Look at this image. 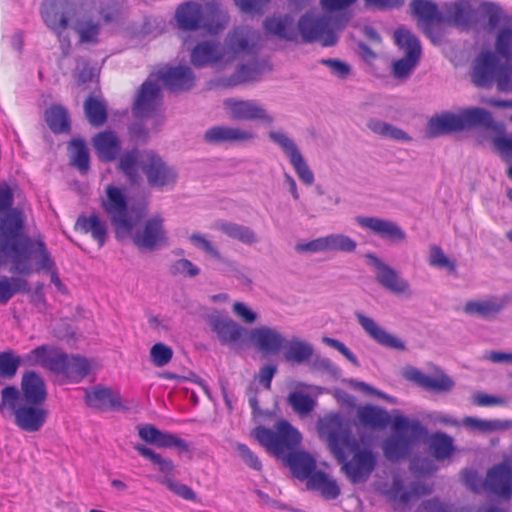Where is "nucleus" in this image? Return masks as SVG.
<instances>
[{"mask_svg": "<svg viewBox=\"0 0 512 512\" xmlns=\"http://www.w3.org/2000/svg\"><path fill=\"white\" fill-rule=\"evenodd\" d=\"M45 120L54 133H66L70 130V119L65 108L52 106L45 112Z\"/></svg>", "mask_w": 512, "mask_h": 512, "instance_id": "nucleus-46", "label": "nucleus"}, {"mask_svg": "<svg viewBox=\"0 0 512 512\" xmlns=\"http://www.w3.org/2000/svg\"><path fill=\"white\" fill-rule=\"evenodd\" d=\"M357 0H322V46L330 47L338 42V34L350 20L345 10Z\"/></svg>", "mask_w": 512, "mask_h": 512, "instance_id": "nucleus-12", "label": "nucleus"}, {"mask_svg": "<svg viewBox=\"0 0 512 512\" xmlns=\"http://www.w3.org/2000/svg\"><path fill=\"white\" fill-rule=\"evenodd\" d=\"M250 339L255 347L263 353H277L286 344V339L281 333L266 326L253 329Z\"/></svg>", "mask_w": 512, "mask_h": 512, "instance_id": "nucleus-24", "label": "nucleus"}, {"mask_svg": "<svg viewBox=\"0 0 512 512\" xmlns=\"http://www.w3.org/2000/svg\"><path fill=\"white\" fill-rule=\"evenodd\" d=\"M211 330L222 345L234 346L240 342L246 330L229 316L212 315L209 317Z\"/></svg>", "mask_w": 512, "mask_h": 512, "instance_id": "nucleus-21", "label": "nucleus"}, {"mask_svg": "<svg viewBox=\"0 0 512 512\" xmlns=\"http://www.w3.org/2000/svg\"><path fill=\"white\" fill-rule=\"evenodd\" d=\"M234 2L242 13L261 16L266 12L271 0H234Z\"/></svg>", "mask_w": 512, "mask_h": 512, "instance_id": "nucleus-62", "label": "nucleus"}, {"mask_svg": "<svg viewBox=\"0 0 512 512\" xmlns=\"http://www.w3.org/2000/svg\"><path fill=\"white\" fill-rule=\"evenodd\" d=\"M368 127L374 133L386 138L400 141H409L410 137L402 130L380 120H371Z\"/></svg>", "mask_w": 512, "mask_h": 512, "instance_id": "nucleus-55", "label": "nucleus"}, {"mask_svg": "<svg viewBox=\"0 0 512 512\" xmlns=\"http://www.w3.org/2000/svg\"><path fill=\"white\" fill-rule=\"evenodd\" d=\"M419 61L420 57L404 55L393 63L392 74L398 79L406 78L411 74Z\"/></svg>", "mask_w": 512, "mask_h": 512, "instance_id": "nucleus-59", "label": "nucleus"}, {"mask_svg": "<svg viewBox=\"0 0 512 512\" xmlns=\"http://www.w3.org/2000/svg\"><path fill=\"white\" fill-rule=\"evenodd\" d=\"M85 113L93 126H101L107 120L106 106L98 98H87L85 102Z\"/></svg>", "mask_w": 512, "mask_h": 512, "instance_id": "nucleus-54", "label": "nucleus"}, {"mask_svg": "<svg viewBox=\"0 0 512 512\" xmlns=\"http://www.w3.org/2000/svg\"><path fill=\"white\" fill-rule=\"evenodd\" d=\"M496 55L491 51L481 52L474 60L471 81L479 88H490L494 85L498 73Z\"/></svg>", "mask_w": 512, "mask_h": 512, "instance_id": "nucleus-18", "label": "nucleus"}, {"mask_svg": "<svg viewBox=\"0 0 512 512\" xmlns=\"http://www.w3.org/2000/svg\"><path fill=\"white\" fill-rule=\"evenodd\" d=\"M502 307V302L495 299H487L466 303L464 311L469 315L489 318L496 315Z\"/></svg>", "mask_w": 512, "mask_h": 512, "instance_id": "nucleus-45", "label": "nucleus"}, {"mask_svg": "<svg viewBox=\"0 0 512 512\" xmlns=\"http://www.w3.org/2000/svg\"><path fill=\"white\" fill-rule=\"evenodd\" d=\"M431 492L428 487L416 486L411 491H406L400 479L393 481L392 487L386 492L390 500L398 504H407L413 496L425 495Z\"/></svg>", "mask_w": 512, "mask_h": 512, "instance_id": "nucleus-44", "label": "nucleus"}, {"mask_svg": "<svg viewBox=\"0 0 512 512\" xmlns=\"http://www.w3.org/2000/svg\"><path fill=\"white\" fill-rule=\"evenodd\" d=\"M357 318L363 329L378 343L386 347L402 350L404 343L381 328L372 318L357 313Z\"/></svg>", "mask_w": 512, "mask_h": 512, "instance_id": "nucleus-34", "label": "nucleus"}, {"mask_svg": "<svg viewBox=\"0 0 512 512\" xmlns=\"http://www.w3.org/2000/svg\"><path fill=\"white\" fill-rule=\"evenodd\" d=\"M190 59L195 67L201 68L225 62V54L218 43L203 41L193 48Z\"/></svg>", "mask_w": 512, "mask_h": 512, "instance_id": "nucleus-28", "label": "nucleus"}, {"mask_svg": "<svg viewBox=\"0 0 512 512\" xmlns=\"http://www.w3.org/2000/svg\"><path fill=\"white\" fill-rule=\"evenodd\" d=\"M259 35L246 27L231 31L226 39L223 52L225 63L232 62L240 56H254L258 52Z\"/></svg>", "mask_w": 512, "mask_h": 512, "instance_id": "nucleus-16", "label": "nucleus"}, {"mask_svg": "<svg viewBox=\"0 0 512 512\" xmlns=\"http://www.w3.org/2000/svg\"><path fill=\"white\" fill-rule=\"evenodd\" d=\"M411 14L416 18L418 27L428 24L444 23V15L439 11L436 3L430 0H412Z\"/></svg>", "mask_w": 512, "mask_h": 512, "instance_id": "nucleus-31", "label": "nucleus"}, {"mask_svg": "<svg viewBox=\"0 0 512 512\" xmlns=\"http://www.w3.org/2000/svg\"><path fill=\"white\" fill-rule=\"evenodd\" d=\"M403 374L406 379L434 392L447 391L453 386L451 378L439 370H436L433 375H426L414 367H408Z\"/></svg>", "mask_w": 512, "mask_h": 512, "instance_id": "nucleus-23", "label": "nucleus"}, {"mask_svg": "<svg viewBox=\"0 0 512 512\" xmlns=\"http://www.w3.org/2000/svg\"><path fill=\"white\" fill-rule=\"evenodd\" d=\"M255 137V133L251 130L225 125L213 126L204 133L205 142L212 145L248 143Z\"/></svg>", "mask_w": 512, "mask_h": 512, "instance_id": "nucleus-20", "label": "nucleus"}, {"mask_svg": "<svg viewBox=\"0 0 512 512\" xmlns=\"http://www.w3.org/2000/svg\"><path fill=\"white\" fill-rule=\"evenodd\" d=\"M430 449L437 460L449 458L453 451V439L443 433H435L430 438Z\"/></svg>", "mask_w": 512, "mask_h": 512, "instance_id": "nucleus-51", "label": "nucleus"}, {"mask_svg": "<svg viewBox=\"0 0 512 512\" xmlns=\"http://www.w3.org/2000/svg\"><path fill=\"white\" fill-rule=\"evenodd\" d=\"M194 85L195 74L189 66H164L149 74L136 96H159L163 87L171 93L187 92Z\"/></svg>", "mask_w": 512, "mask_h": 512, "instance_id": "nucleus-9", "label": "nucleus"}, {"mask_svg": "<svg viewBox=\"0 0 512 512\" xmlns=\"http://www.w3.org/2000/svg\"><path fill=\"white\" fill-rule=\"evenodd\" d=\"M266 60L253 58L250 62L242 64L233 74L235 84L256 80L261 74L270 70Z\"/></svg>", "mask_w": 512, "mask_h": 512, "instance_id": "nucleus-38", "label": "nucleus"}, {"mask_svg": "<svg viewBox=\"0 0 512 512\" xmlns=\"http://www.w3.org/2000/svg\"><path fill=\"white\" fill-rule=\"evenodd\" d=\"M20 366V358L12 351L0 352V377L10 379L14 377Z\"/></svg>", "mask_w": 512, "mask_h": 512, "instance_id": "nucleus-57", "label": "nucleus"}, {"mask_svg": "<svg viewBox=\"0 0 512 512\" xmlns=\"http://www.w3.org/2000/svg\"><path fill=\"white\" fill-rule=\"evenodd\" d=\"M394 41L404 55L420 57L422 48L419 39L404 26L398 27L393 34Z\"/></svg>", "mask_w": 512, "mask_h": 512, "instance_id": "nucleus-36", "label": "nucleus"}, {"mask_svg": "<svg viewBox=\"0 0 512 512\" xmlns=\"http://www.w3.org/2000/svg\"><path fill=\"white\" fill-rule=\"evenodd\" d=\"M92 144L98 158L103 162H113L121 151V140L117 133L105 130L92 138Z\"/></svg>", "mask_w": 512, "mask_h": 512, "instance_id": "nucleus-25", "label": "nucleus"}, {"mask_svg": "<svg viewBox=\"0 0 512 512\" xmlns=\"http://www.w3.org/2000/svg\"><path fill=\"white\" fill-rule=\"evenodd\" d=\"M496 57L500 56L505 61L512 60V24L500 27L495 37Z\"/></svg>", "mask_w": 512, "mask_h": 512, "instance_id": "nucleus-49", "label": "nucleus"}, {"mask_svg": "<svg viewBox=\"0 0 512 512\" xmlns=\"http://www.w3.org/2000/svg\"><path fill=\"white\" fill-rule=\"evenodd\" d=\"M101 205L110 217L118 239L127 237L134 227L133 219L128 215V202L120 188L108 185L106 197L102 199Z\"/></svg>", "mask_w": 512, "mask_h": 512, "instance_id": "nucleus-13", "label": "nucleus"}, {"mask_svg": "<svg viewBox=\"0 0 512 512\" xmlns=\"http://www.w3.org/2000/svg\"><path fill=\"white\" fill-rule=\"evenodd\" d=\"M482 128L502 131L503 125L494 122L491 114L482 108H469L457 113L444 112L432 117L426 128L429 137H437L458 131Z\"/></svg>", "mask_w": 512, "mask_h": 512, "instance_id": "nucleus-5", "label": "nucleus"}, {"mask_svg": "<svg viewBox=\"0 0 512 512\" xmlns=\"http://www.w3.org/2000/svg\"><path fill=\"white\" fill-rule=\"evenodd\" d=\"M282 349H284L285 360L296 364L308 361L313 354L312 347L298 339L286 340Z\"/></svg>", "mask_w": 512, "mask_h": 512, "instance_id": "nucleus-42", "label": "nucleus"}, {"mask_svg": "<svg viewBox=\"0 0 512 512\" xmlns=\"http://www.w3.org/2000/svg\"><path fill=\"white\" fill-rule=\"evenodd\" d=\"M219 229L233 239H237L244 244L251 245L257 241L255 233L246 226L236 223L223 222L219 224Z\"/></svg>", "mask_w": 512, "mask_h": 512, "instance_id": "nucleus-52", "label": "nucleus"}, {"mask_svg": "<svg viewBox=\"0 0 512 512\" xmlns=\"http://www.w3.org/2000/svg\"><path fill=\"white\" fill-rule=\"evenodd\" d=\"M264 28L268 33L286 40H294L298 35L293 18L288 15L279 18H267L264 22Z\"/></svg>", "mask_w": 512, "mask_h": 512, "instance_id": "nucleus-37", "label": "nucleus"}, {"mask_svg": "<svg viewBox=\"0 0 512 512\" xmlns=\"http://www.w3.org/2000/svg\"><path fill=\"white\" fill-rule=\"evenodd\" d=\"M0 411H9L15 424L23 431L37 432L45 424L48 410L44 404L23 402L15 386H6L1 390Z\"/></svg>", "mask_w": 512, "mask_h": 512, "instance_id": "nucleus-7", "label": "nucleus"}, {"mask_svg": "<svg viewBox=\"0 0 512 512\" xmlns=\"http://www.w3.org/2000/svg\"><path fill=\"white\" fill-rule=\"evenodd\" d=\"M24 361L29 366H41L53 373L60 384L80 383L89 375L91 362L78 354H68L52 345H41L27 353Z\"/></svg>", "mask_w": 512, "mask_h": 512, "instance_id": "nucleus-2", "label": "nucleus"}, {"mask_svg": "<svg viewBox=\"0 0 512 512\" xmlns=\"http://www.w3.org/2000/svg\"><path fill=\"white\" fill-rule=\"evenodd\" d=\"M25 215L20 210H11L0 218V253L9 257L14 272V256L24 251L30 236L24 234Z\"/></svg>", "mask_w": 512, "mask_h": 512, "instance_id": "nucleus-10", "label": "nucleus"}, {"mask_svg": "<svg viewBox=\"0 0 512 512\" xmlns=\"http://www.w3.org/2000/svg\"><path fill=\"white\" fill-rule=\"evenodd\" d=\"M463 424L473 431L481 432L503 431L512 427L511 420H484L475 417H465Z\"/></svg>", "mask_w": 512, "mask_h": 512, "instance_id": "nucleus-47", "label": "nucleus"}, {"mask_svg": "<svg viewBox=\"0 0 512 512\" xmlns=\"http://www.w3.org/2000/svg\"><path fill=\"white\" fill-rule=\"evenodd\" d=\"M159 482L166 486L171 492L185 500L195 501L197 499V495L191 487L177 482L171 477H163Z\"/></svg>", "mask_w": 512, "mask_h": 512, "instance_id": "nucleus-61", "label": "nucleus"}, {"mask_svg": "<svg viewBox=\"0 0 512 512\" xmlns=\"http://www.w3.org/2000/svg\"><path fill=\"white\" fill-rule=\"evenodd\" d=\"M329 447L353 483L366 481L377 465L372 450L347 434L332 435Z\"/></svg>", "mask_w": 512, "mask_h": 512, "instance_id": "nucleus-4", "label": "nucleus"}, {"mask_svg": "<svg viewBox=\"0 0 512 512\" xmlns=\"http://www.w3.org/2000/svg\"><path fill=\"white\" fill-rule=\"evenodd\" d=\"M252 435L269 453L283 460L298 449L302 443L301 432L288 420H278L273 429L257 426Z\"/></svg>", "mask_w": 512, "mask_h": 512, "instance_id": "nucleus-8", "label": "nucleus"}, {"mask_svg": "<svg viewBox=\"0 0 512 512\" xmlns=\"http://www.w3.org/2000/svg\"><path fill=\"white\" fill-rule=\"evenodd\" d=\"M282 461L294 478L306 482L307 489L320 488V471L317 470V460L314 455L298 448Z\"/></svg>", "mask_w": 512, "mask_h": 512, "instance_id": "nucleus-15", "label": "nucleus"}, {"mask_svg": "<svg viewBox=\"0 0 512 512\" xmlns=\"http://www.w3.org/2000/svg\"><path fill=\"white\" fill-rule=\"evenodd\" d=\"M41 14L46 25L58 34L68 27V18L64 14H59L56 11L54 1L44 3L42 5Z\"/></svg>", "mask_w": 512, "mask_h": 512, "instance_id": "nucleus-48", "label": "nucleus"}, {"mask_svg": "<svg viewBox=\"0 0 512 512\" xmlns=\"http://www.w3.org/2000/svg\"><path fill=\"white\" fill-rule=\"evenodd\" d=\"M356 221L363 228L391 241H402L406 237L399 226L388 220L375 217H357Z\"/></svg>", "mask_w": 512, "mask_h": 512, "instance_id": "nucleus-29", "label": "nucleus"}, {"mask_svg": "<svg viewBox=\"0 0 512 512\" xmlns=\"http://www.w3.org/2000/svg\"><path fill=\"white\" fill-rule=\"evenodd\" d=\"M74 230L83 234H90L99 247H102L107 239L106 224L96 213L89 216L80 215L75 222Z\"/></svg>", "mask_w": 512, "mask_h": 512, "instance_id": "nucleus-32", "label": "nucleus"}, {"mask_svg": "<svg viewBox=\"0 0 512 512\" xmlns=\"http://www.w3.org/2000/svg\"><path fill=\"white\" fill-rule=\"evenodd\" d=\"M224 108L235 121L261 120L268 124L273 122V118L253 101L229 98L224 101Z\"/></svg>", "mask_w": 512, "mask_h": 512, "instance_id": "nucleus-19", "label": "nucleus"}, {"mask_svg": "<svg viewBox=\"0 0 512 512\" xmlns=\"http://www.w3.org/2000/svg\"><path fill=\"white\" fill-rule=\"evenodd\" d=\"M204 6L196 2H186L178 6L175 19L179 28L195 31L201 28Z\"/></svg>", "mask_w": 512, "mask_h": 512, "instance_id": "nucleus-30", "label": "nucleus"}, {"mask_svg": "<svg viewBox=\"0 0 512 512\" xmlns=\"http://www.w3.org/2000/svg\"><path fill=\"white\" fill-rule=\"evenodd\" d=\"M356 243L347 236L330 235L322 238V250L352 251Z\"/></svg>", "mask_w": 512, "mask_h": 512, "instance_id": "nucleus-58", "label": "nucleus"}, {"mask_svg": "<svg viewBox=\"0 0 512 512\" xmlns=\"http://www.w3.org/2000/svg\"><path fill=\"white\" fill-rule=\"evenodd\" d=\"M134 448L142 457L150 460L157 471L164 474V477L174 476L175 465L171 459L163 457L144 445H136Z\"/></svg>", "mask_w": 512, "mask_h": 512, "instance_id": "nucleus-43", "label": "nucleus"}, {"mask_svg": "<svg viewBox=\"0 0 512 512\" xmlns=\"http://www.w3.org/2000/svg\"><path fill=\"white\" fill-rule=\"evenodd\" d=\"M81 42H97L100 26L92 20L79 21L75 26Z\"/></svg>", "mask_w": 512, "mask_h": 512, "instance_id": "nucleus-64", "label": "nucleus"}, {"mask_svg": "<svg viewBox=\"0 0 512 512\" xmlns=\"http://www.w3.org/2000/svg\"><path fill=\"white\" fill-rule=\"evenodd\" d=\"M496 85L500 92H512V60L504 61L498 65Z\"/></svg>", "mask_w": 512, "mask_h": 512, "instance_id": "nucleus-60", "label": "nucleus"}, {"mask_svg": "<svg viewBox=\"0 0 512 512\" xmlns=\"http://www.w3.org/2000/svg\"><path fill=\"white\" fill-rule=\"evenodd\" d=\"M298 31L305 42L320 38V13L316 10L306 12L298 21Z\"/></svg>", "mask_w": 512, "mask_h": 512, "instance_id": "nucleus-39", "label": "nucleus"}, {"mask_svg": "<svg viewBox=\"0 0 512 512\" xmlns=\"http://www.w3.org/2000/svg\"><path fill=\"white\" fill-rule=\"evenodd\" d=\"M127 236H131L134 244L141 250H154L168 242L164 219L159 214L145 219L140 224L134 221V227Z\"/></svg>", "mask_w": 512, "mask_h": 512, "instance_id": "nucleus-14", "label": "nucleus"}, {"mask_svg": "<svg viewBox=\"0 0 512 512\" xmlns=\"http://www.w3.org/2000/svg\"><path fill=\"white\" fill-rule=\"evenodd\" d=\"M19 392L23 402L44 404L47 399L46 384L42 377L34 371L24 373Z\"/></svg>", "mask_w": 512, "mask_h": 512, "instance_id": "nucleus-26", "label": "nucleus"}, {"mask_svg": "<svg viewBox=\"0 0 512 512\" xmlns=\"http://www.w3.org/2000/svg\"><path fill=\"white\" fill-rule=\"evenodd\" d=\"M33 262L36 264V272H47L56 289L61 293L66 292V286L59 278L56 263L41 234L27 239L25 250L18 251L14 256V272L20 275H30L34 271Z\"/></svg>", "mask_w": 512, "mask_h": 512, "instance_id": "nucleus-6", "label": "nucleus"}, {"mask_svg": "<svg viewBox=\"0 0 512 512\" xmlns=\"http://www.w3.org/2000/svg\"><path fill=\"white\" fill-rule=\"evenodd\" d=\"M30 286L27 280L19 277H0V304H7L17 293H28Z\"/></svg>", "mask_w": 512, "mask_h": 512, "instance_id": "nucleus-40", "label": "nucleus"}, {"mask_svg": "<svg viewBox=\"0 0 512 512\" xmlns=\"http://www.w3.org/2000/svg\"><path fill=\"white\" fill-rule=\"evenodd\" d=\"M269 138L274 143L279 145L284 153L288 156L290 163L296 171L299 179L307 185L312 184L314 181V175L309 169L295 142L285 133L278 131H271L269 133Z\"/></svg>", "mask_w": 512, "mask_h": 512, "instance_id": "nucleus-17", "label": "nucleus"}, {"mask_svg": "<svg viewBox=\"0 0 512 512\" xmlns=\"http://www.w3.org/2000/svg\"><path fill=\"white\" fill-rule=\"evenodd\" d=\"M357 420L359 425L371 429L391 424L394 435L383 443L384 455L389 460L403 457L408 449L426 434L418 420H411L398 411L389 415L386 410L373 405L360 406L357 409Z\"/></svg>", "mask_w": 512, "mask_h": 512, "instance_id": "nucleus-1", "label": "nucleus"}, {"mask_svg": "<svg viewBox=\"0 0 512 512\" xmlns=\"http://www.w3.org/2000/svg\"><path fill=\"white\" fill-rule=\"evenodd\" d=\"M463 481L475 492L484 489L499 497L508 499L512 496V469L506 464L497 465L489 470L484 481L475 471L466 470L463 472Z\"/></svg>", "mask_w": 512, "mask_h": 512, "instance_id": "nucleus-11", "label": "nucleus"}, {"mask_svg": "<svg viewBox=\"0 0 512 512\" xmlns=\"http://www.w3.org/2000/svg\"><path fill=\"white\" fill-rule=\"evenodd\" d=\"M119 168L132 182L140 180L139 170L146 176L151 187L163 189L173 186L177 180V172L153 150L140 152L137 149L126 151L119 161Z\"/></svg>", "mask_w": 512, "mask_h": 512, "instance_id": "nucleus-3", "label": "nucleus"}, {"mask_svg": "<svg viewBox=\"0 0 512 512\" xmlns=\"http://www.w3.org/2000/svg\"><path fill=\"white\" fill-rule=\"evenodd\" d=\"M85 400L88 406L100 410L115 409L122 405L119 394L101 386L86 391Z\"/></svg>", "mask_w": 512, "mask_h": 512, "instance_id": "nucleus-33", "label": "nucleus"}, {"mask_svg": "<svg viewBox=\"0 0 512 512\" xmlns=\"http://www.w3.org/2000/svg\"><path fill=\"white\" fill-rule=\"evenodd\" d=\"M71 146V163L81 173H86L90 167L89 150L82 139H73Z\"/></svg>", "mask_w": 512, "mask_h": 512, "instance_id": "nucleus-50", "label": "nucleus"}, {"mask_svg": "<svg viewBox=\"0 0 512 512\" xmlns=\"http://www.w3.org/2000/svg\"><path fill=\"white\" fill-rule=\"evenodd\" d=\"M444 22L457 27H468L476 16V7L471 0H459L445 6Z\"/></svg>", "mask_w": 512, "mask_h": 512, "instance_id": "nucleus-27", "label": "nucleus"}, {"mask_svg": "<svg viewBox=\"0 0 512 512\" xmlns=\"http://www.w3.org/2000/svg\"><path fill=\"white\" fill-rule=\"evenodd\" d=\"M169 434L168 432L159 430L152 424H144L138 427V435L143 441L154 444L160 448H165Z\"/></svg>", "mask_w": 512, "mask_h": 512, "instance_id": "nucleus-53", "label": "nucleus"}, {"mask_svg": "<svg viewBox=\"0 0 512 512\" xmlns=\"http://www.w3.org/2000/svg\"><path fill=\"white\" fill-rule=\"evenodd\" d=\"M287 403L301 418L307 417L317 405L316 398L303 389L292 391L287 396Z\"/></svg>", "mask_w": 512, "mask_h": 512, "instance_id": "nucleus-35", "label": "nucleus"}, {"mask_svg": "<svg viewBox=\"0 0 512 512\" xmlns=\"http://www.w3.org/2000/svg\"><path fill=\"white\" fill-rule=\"evenodd\" d=\"M173 357V350L164 343H156L150 349V358L157 367L168 364Z\"/></svg>", "mask_w": 512, "mask_h": 512, "instance_id": "nucleus-63", "label": "nucleus"}, {"mask_svg": "<svg viewBox=\"0 0 512 512\" xmlns=\"http://www.w3.org/2000/svg\"><path fill=\"white\" fill-rule=\"evenodd\" d=\"M366 257L368 264L374 268L377 280L382 286L397 294L408 291V283L394 269L384 264L375 255L368 254Z\"/></svg>", "mask_w": 512, "mask_h": 512, "instance_id": "nucleus-22", "label": "nucleus"}, {"mask_svg": "<svg viewBox=\"0 0 512 512\" xmlns=\"http://www.w3.org/2000/svg\"><path fill=\"white\" fill-rule=\"evenodd\" d=\"M481 8L490 28L494 29L498 26L503 27L512 24V17L503 13L498 6L491 3H483Z\"/></svg>", "mask_w": 512, "mask_h": 512, "instance_id": "nucleus-56", "label": "nucleus"}, {"mask_svg": "<svg viewBox=\"0 0 512 512\" xmlns=\"http://www.w3.org/2000/svg\"><path fill=\"white\" fill-rule=\"evenodd\" d=\"M202 18L201 28L210 33H218L228 23V16L214 4L204 6Z\"/></svg>", "mask_w": 512, "mask_h": 512, "instance_id": "nucleus-41", "label": "nucleus"}]
</instances>
